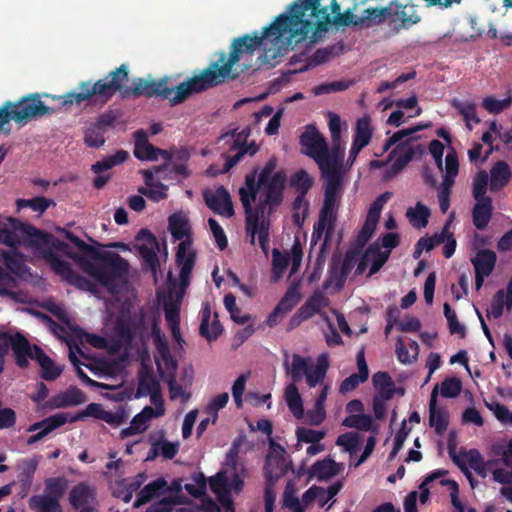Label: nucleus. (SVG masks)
Returning a JSON list of instances; mask_svg holds the SVG:
<instances>
[{
	"instance_id": "c9c22d12",
	"label": "nucleus",
	"mask_w": 512,
	"mask_h": 512,
	"mask_svg": "<svg viewBox=\"0 0 512 512\" xmlns=\"http://www.w3.org/2000/svg\"><path fill=\"white\" fill-rule=\"evenodd\" d=\"M343 470V464L335 462L331 458H325L315 462L308 471L309 478L318 481H327L338 475Z\"/></svg>"
},
{
	"instance_id": "f8f14e48",
	"label": "nucleus",
	"mask_w": 512,
	"mask_h": 512,
	"mask_svg": "<svg viewBox=\"0 0 512 512\" xmlns=\"http://www.w3.org/2000/svg\"><path fill=\"white\" fill-rule=\"evenodd\" d=\"M488 188V173L478 172L473 179V197L476 201L473 208V223L477 229L487 227L492 216V199L486 196Z\"/></svg>"
},
{
	"instance_id": "79ce46f5",
	"label": "nucleus",
	"mask_w": 512,
	"mask_h": 512,
	"mask_svg": "<svg viewBox=\"0 0 512 512\" xmlns=\"http://www.w3.org/2000/svg\"><path fill=\"white\" fill-rule=\"evenodd\" d=\"M161 87H162V80L158 81V82H155V81L148 82L144 79L138 78L132 82L130 87L121 91V95L124 98H128L131 96H140V95L160 96V94L162 92Z\"/></svg>"
},
{
	"instance_id": "4c0bfd02",
	"label": "nucleus",
	"mask_w": 512,
	"mask_h": 512,
	"mask_svg": "<svg viewBox=\"0 0 512 512\" xmlns=\"http://www.w3.org/2000/svg\"><path fill=\"white\" fill-rule=\"evenodd\" d=\"M438 386L431 392L429 401V424L437 434H442L448 426V415L444 409L437 407Z\"/></svg>"
},
{
	"instance_id": "4d7b16f0",
	"label": "nucleus",
	"mask_w": 512,
	"mask_h": 512,
	"mask_svg": "<svg viewBox=\"0 0 512 512\" xmlns=\"http://www.w3.org/2000/svg\"><path fill=\"white\" fill-rule=\"evenodd\" d=\"M128 158V153L124 150H119L113 155L104 157L102 160L97 161L92 165L91 169L95 174L103 173L116 165L122 164Z\"/></svg>"
},
{
	"instance_id": "e2e57ef3",
	"label": "nucleus",
	"mask_w": 512,
	"mask_h": 512,
	"mask_svg": "<svg viewBox=\"0 0 512 512\" xmlns=\"http://www.w3.org/2000/svg\"><path fill=\"white\" fill-rule=\"evenodd\" d=\"M288 264L289 257L281 253L278 249H274L272 252V282L276 283L282 278Z\"/></svg>"
},
{
	"instance_id": "cd10ccee",
	"label": "nucleus",
	"mask_w": 512,
	"mask_h": 512,
	"mask_svg": "<svg viewBox=\"0 0 512 512\" xmlns=\"http://www.w3.org/2000/svg\"><path fill=\"white\" fill-rule=\"evenodd\" d=\"M134 156L142 161H155L159 156L169 159V153L166 150L155 148L149 143L147 133L144 130H138L134 133Z\"/></svg>"
},
{
	"instance_id": "e433bc0d",
	"label": "nucleus",
	"mask_w": 512,
	"mask_h": 512,
	"mask_svg": "<svg viewBox=\"0 0 512 512\" xmlns=\"http://www.w3.org/2000/svg\"><path fill=\"white\" fill-rule=\"evenodd\" d=\"M200 334L207 340H215L222 332V327L217 320V315H212L208 303H204L201 309Z\"/></svg>"
},
{
	"instance_id": "69168bd1",
	"label": "nucleus",
	"mask_w": 512,
	"mask_h": 512,
	"mask_svg": "<svg viewBox=\"0 0 512 512\" xmlns=\"http://www.w3.org/2000/svg\"><path fill=\"white\" fill-rule=\"evenodd\" d=\"M180 444L179 442H170L166 439H159L153 441L154 455H160L165 459H172L178 453Z\"/></svg>"
},
{
	"instance_id": "6e6d98bb",
	"label": "nucleus",
	"mask_w": 512,
	"mask_h": 512,
	"mask_svg": "<svg viewBox=\"0 0 512 512\" xmlns=\"http://www.w3.org/2000/svg\"><path fill=\"white\" fill-rule=\"evenodd\" d=\"M491 454L500 460V466H506V470L512 471V438L507 442L495 443L491 447Z\"/></svg>"
},
{
	"instance_id": "412c9836",
	"label": "nucleus",
	"mask_w": 512,
	"mask_h": 512,
	"mask_svg": "<svg viewBox=\"0 0 512 512\" xmlns=\"http://www.w3.org/2000/svg\"><path fill=\"white\" fill-rule=\"evenodd\" d=\"M136 242L141 257L156 278L160 269L158 258L160 247L156 237L148 230H141L136 237Z\"/></svg>"
},
{
	"instance_id": "c85d7f7f",
	"label": "nucleus",
	"mask_w": 512,
	"mask_h": 512,
	"mask_svg": "<svg viewBox=\"0 0 512 512\" xmlns=\"http://www.w3.org/2000/svg\"><path fill=\"white\" fill-rule=\"evenodd\" d=\"M496 254L492 250H480L471 260L475 270V287L480 290L483 286L484 279L488 277L496 263Z\"/></svg>"
},
{
	"instance_id": "c03bdc74",
	"label": "nucleus",
	"mask_w": 512,
	"mask_h": 512,
	"mask_svg": "<svg viewBox=\"0 0 512 512\" xmlns=\"http://www.w3.org/2000/svg\"><path fill=\"white\" fill-rule=\"evenodd\" d=\"M372 380L376 390V396L390 400L396 393L400 396L404 395V390L402 388H396L392 378L386 372L374 374Z\"/></svg>"
},
{
	"instance_id": "b1692460",
	"label": "nucleus",
	"mask_w": 512,
	"mask_h": 512,
	"mask_svg": "<svg viewBox=\"0 0 512 512\" xmlns=\"http://www.w3.org/2000/svg\"><path fill=\"white\" fill-rule=\"evenodd\" d=\"M203 198L207 207L214 213L226 218L234 215L230 194L223 186H219L216 189H205L203 191Z\"/></svg>"
},
{
	"instance_id": "1a4fd4ad",
	"label": "nucleus",
	"mask_w": 512,
	"mask_h": 512,
	"mask_svg": "<svg viewBox=\"0 0 512 512\" xmlns=\"http://www.w3.org/2000/svg\"><path fill=\"white\" fill-rule=\"evenodd\" d=\"M300 144L303 153L315 160L321 173L340 170L343 156L337 155L333 150L330 155L325 138L315 127L310 125L306 127L300 137Z\"/></svg>"
},
{
	"instance_id": "052dcab7",
	"label": "nucleus",
	"mask_w": 512,
	"mask_h": 512,
	"mask_svg": "<svg viewBox=\"0 0 512 512\" xmlns=\"http://www.w3.org/2000/svg\"><path fill=\"white\" fill-rule=\"evenodd\" d=\"M283 504L286 508H288L291 512H305V507L302 502L296 495L295 485L292 481H289L284 490L283 494Z\"/></svg>"
},
{
	"instance_id": "37998d69",
	"label": "nucleus",
	"mask_w": 512,
	"mask_h": 512,
	"mask_svg": "<svg viewBox=\"0 0 512 512\" xmlns=\"http://www.w3.org/2000/svg\"><path fill=\"white\" fill-rule=\"evenodd\" d=\"M511 179L509 165L504 161H497L488 174V186L492 192L504 188Z\"/></svg>"
},
{
	"instance_id": "4468645a",
	"label": "nucleus",
	"mask_w": 512,
	"mask_h": 512,
	"mask_svg": "<svg viewBox=\"0 0 512 512\" xmlns=\"http://www.w3.org/2000/svg\"><path fill=\"white\" fill-rule=\"evenodd\" d=\"M324 183V202L320 213L336 219L343 195L342 176L339 170L322 173Z\"/></svg>"
},
{
	"instance_id": "ea45409f",
	"label": "nucleus",
	"mask_w": 512,
	"mask_h": 512,
	"mask_svg": "<svg viewBox=\"0 0 512 512\" xmlns=\"http://www.w3.org/2000/svg\"><path fill=\"white\" fill-rule=\"evenodd\" d=\"M329 303L328 298L320 291L315 292L298 310L292 321L298 323L311 318Z\"/></svg>"
},
{
	"instance_id": "0eeeda50",
	"label": "nucleus",
	"mask_w": 512,
	"mask_h": 512,
	"mask_svg": "<svg viewBox=\"0 0 512 512\" xmlns=\"http://www.w3.org/2000/svg\"><path fill=\"white\" fill-rule=\"evenodd\" d=\"M169 230L173 238L181 240L176 253V264L180 269V287L184 289L190 283L196 258L195 250L192 247L191 226L187 216L182 213L171 215L169 217Z\"/></svg>"
},
{
	"instance_id": "9b49d317",
	"label": "nucleus",
	"mask_w": 512,
	"mask_h": 512,
	"mask_svg": "<svg viewBox=\"0 0 512 512\" xmlns=\"http://www.w3.org/2000/svg\"><path fill=\"white\" fill-rule=\"evenodd\" d=\"M147 322L151 326V336L156 346L155 362L160 377L165 380L170 378V375L176 376L177 361L172 357L165 336L161 333L159 319L151 315Z\"/></svg>"
},
{
	"instance_id": "4be33fe9",
	"label": "nucleus",
	"mask_w": 512,
	"mask_h": 512,
	"mask_svg": "<svg viewBox=\"0 0 512 512\" xmlns=\"http://www.w3.org/2000/svg\"><path fill=\"white\" fill-rule=\"evenodd\" d=\"M374 133V126L370 116L364 115L357 119L354 128L353 141L349 151L347 163L352 165L360 151L369 145Z\"/></svg>"
},
{
	"instance_id": "ddd939ff",
	"label": "nucleus",
	"mask_w": 512,
	"mask_h": 512,
	"mask_svg": "<svg viewBox=\"0 0 512 512\" xmlns=\"http://www.w3.org/2000/svg\"><path fill=\"white\" fill-rule=\"evenodd\" d=\"M1 260L8 271L0 266V295L8 293L16 286V277L25 279L30 275L22 254L14 250L4 251L1 253Z\"/></svg>"
},
{
	"instance_id": "a211bd4d",
	"label": "nucleus",
	"mask_w": 512,
	"mask_h": 512,
	"mask_svg": "<svg viewBox=\"0 0 512 512\" xmlns=\"http://www.w3.org/2000/svg\"><path fill=\"white\" fill-rule=\"evenodd\" d=\"M459 162L456 152L449 148L445 156V174L438 189V201L440 209L446 213L450 207V190L458 174Z\"/></svg>"
},
{
	"instance_id": "864d4df0",
	"label": "nucleus",
	"mask_w": 512,
	"mask_h": 512,
	"mask_svg": "<svg viewBox=\"0 0 512 512\" xmlns=\"http://www.w3.org/2000/svg\"><path fill=\"white\" fill-rule=\"evenodd\" d=\"M44 485V494L55 499L57 498V500L61 501L62 497L68 489L69 481L64 476L49 477L45 479Z\"/></svg>"
},
{
	"instance_id": "393cba45",
	"label": "nucleus",
	"mask_w": 512,
	"mask_h": 512,
	"mask_svg": "<svg viewBox=\"0 0 512 512\" xmlns=\"http://www.w3.org/2000/svg\"><path fill=\"white\" fill-rule=\"evenodd\" d=\"M246 443V436L240 434L233 442L228 450L224 466L226 470H230L231 474H233V488L236 491H240L243 487V474H244V466L242 463L238 461V455L240 452V448Z\"/></svg>"
},
{
	"instance_id": "774afa93",
	"label": "nucleus",
	"mask_w": 512,
	"mask_h": 512,
	"mask_svg": "<svg viewBox=\"0 0 512 512\" xmlns=\"http://www.w3.org/2000/svg\"><path fill=\"white\" fill-rule=\"evenodd\" d=\"M93 92L96 104L103 105L106 103L115 93L116 90L107 82V80H100L93 86H90Z\"/></svg>"
},
{
	"instance_id": "f257e3e1",
	"label": "nucleus",
	"mask_w": 512,
	"mask_h": 512,
	"mask_svg": "<svg viewBox=\"0 0 512 512\" xmlns=\"http://www.w3.org/2000/svg\"><path fill=\"white\" fill-rule=\"evenodd\" d=\"M315 0H297L287 14L280 15L261 37L244 36L234 40L229 59L220 68L211 67L215 76L234 79L250 68L274 67L289 51L293 40L318 42L325 25L314 19Z\"/></svg>"
},
{
	"instance_id": "7ed1b4c3",
	"label": "nucleus",
	"mask_w": 512,
	"mask_h": 512,
	"mask_svg": "<svg viewBox=\"0 0 512 512\" xmlns=\"http://www.w3.org/2000/svg\"><path fill=\"white\" fill-rule=\"evenodd\" d=\"M67 238L74 244L76 250L67 244L68 251L57 252L58 257L68 262L77 274L74 267L90 276L96 283L106 287L110 293L116 294L118 287L124 282L123 276L128 272L129 263L117 254L110 256L105 263L99 259L93 247L77 236L67 233Z\"/></svg>"
},
{
	"instance_id": "f3484780",
	"label": "nucleus",
	"mask_w": 512,
	"mask_h": 512,
	"mask_svg": "<svg viewBox=\"0 0 512 512\" xmlns=\"http://www.w3.org/2000/svg\"><path fill=\"white\" fill-rule=\"evenodd\" d=\"M79 418L80 416H70L68 413L60 412L51 415L39 422H35L27 428V432H35V434L27 438L26 443L27 445L32 446L67 422H75Z\"/></svg>"
},
{
	"instance_id": "a878e982",
	"label": "nucleus",
	"mask_w": 512,
	"mask_h": 512,
	"mask_svg": "<svg viewBox=\"0 0 512 512\" xmlns=\"http://www.w3.org/2000/svg\"><path fill=\"white\" fill-rule=\"evenodd\" d=\"M390 197L391 193L385 192L379 195L371 204L366 216L365 223L358 235V240L360 242L365 243L372 236L378 224L381 211Z\"/></svg>"
},
{
	"instance_id": "680f3d73",
	"label": "nucleus",
	"mask_w": 512,
	"mask_h": 512,
	"mask_svg": "<svg viewBox=\"0 0 512 512\" xmlns=\"http://www.w3.org/2000/svg\"><path fill=\"white\" fill-rule=\"evenodd\" d=\"M17 208H31L39 215L43 214L50 206H54L55 202L52 199L45 197H36L32 199H19L17 200Z\"/></svg>"
},
{
	"instance_id": "f03ea898",
	"label": "nucleus",
	"mask_w": 512,
	"mask_h": 512,
	"mask_svg": "<svg viewBox=\"0 0 512 512\" xmlns=\"http://www.w3.org/2000/svg\"><path fill=\"white\" fill-rule=\"evenodd\" d=\"M285 182L286 174L277 170V160L273 157L262 168L246 175L245 186L239 189L250 243L254 245L257 238L266 256L269 250V216L282 202Z\"/></svg>"
},
{
	"instance_id": "473e14b6",
	"label": "nucleus",
	"mask_w": 512,
	"mask_h": 512,
	"mask_svg": "<svg viewBox=\"0 0 512 512\" xmlns=\"http://www.w3.org/2000/svg\"><path fill=\"white\" fill-rule=\"evenodd\" d=\"M96 500V489L86 482H79L73 486L68 494V501L74 509L93 506Z\"/></svg>"
},
{
	"instance_id": "bf43d9fd",
	"label": "nucleus",
	"mask_w": 512,
	"mask_h": 512,
	"mask_svg": "<svg viewBox=\"0 0 512 512\" xmlns=\"http://www.w3.org/2000/svg\"><path fill=\"white\" fill-rule=\"evenodd\" d=\"M512 104V94L508 92L502 99H497L495 96H488L482 100L483 108L490 114H499L507 110Z\"/></svg>"
},
{
	"instance_id": "c756f323",
	"label": "nucleus",
	"mask_w": 512,
	"mask_h": 512,
	"mask_svg": "<svg viewBox=\"0 0 512 512\" xmlns=\"http://www.w3.org/2000/svg\"><path fill=\"white\" fill-rule=\"evenodd\" d=\"M162 167L155 168V170H142L141 174L144 177L145 186L138 189V192L147 196L153 201H160L167 197L168 187L162 184L156 175L162 172Z\"/></svg>"
},
{
	"instance_id": "bb28decb",
	"label": "nucleus",
	"mask_w": 512,
	"mask_h": 512,
	"mask_svg": "<svg viewBox=\"0 0 512 512\" xmlns=\"http://www.w3.org/2000/svg\"><path fill=\"white\" fill-rule=\"evenodd\" d=\"M26 224L11 217H0V243L16 247L22 243Z\"/></svg>"
},
{
	"instance_id": "6ab92c4d",
	"label": "nucleus",
	"mask_w": 512,
	"mask_h": 512,
	"mask_svg": "<svg viewBox=\"0 0 512 512\" xmlns=\"http://www.w3.org/2000/svg\"><path fill=\"white\" fill-rule=\"evenodd\" d=\"M29 342L19 333L0 332V372L3 370L2 357L11 348L18 366H27V353L30 351Z\"/></svg>"
},
{
	"instance_id": "9d476101",
	"label": "nucleus",
	"mask_w": 512,
	"mask_h": 512,
	"mask_svg": "<svg viewBox=\"0 0 512 512\" xmlns=\"http://www.w3.org/2000/svg\"><path fill=\"white\" fill-rule=\"evenodd\" d=\"M221 83H223V77L215 76L210 68L202 74L180 83L176 87H169L167 80H162L160 97L168 100L172 105H177L185 101L192 94L202 92Z\"/></svg>"
},
{
	"instance_id": "338daca9",
	"label": "nucleus",
	"mask_w": 512,
	"mask_h": 512,
	"mask_svg": "<svg viewBox=\"0 0 512 512\" xmlns=\"http://www.w3.org/2000/svg\"><path fill=\"white\" fill-rule=\"evenodd\" d=\"M361 438L356 432H348L340 435L337 438L336 444L342 448L343 451L348 452L350 455L355 454L360 447Z\"/></svg>"
},
{
	"instance_id": "a18cd8bd",
	"label": "nucleus",
	"mask_w": 512,
	"mask_h": 512,
	"mask_svg": "<svg viewBox=\"0 0 512 512\" xmlns=\"http://www.w3.org/2000/svg\"><path fill=\"white\" fill-rule=\"evenodd\" d=\"M108 124L104 118L89 124L84 131V142L88 147L99 148L105 143V127Z\"/></svg>"
},
{
	"instance_id": "8fccbe9b",
	"label": "nucleus",
	"mask_w": 512,
	"mask_h": 512,
	"mask_svg": "<svg viewBox=\"0 0 512 512\" xmlns=\"http://www.w3.org/2000/svg\"><path fill=\"white\" fill-rule=\"evenodd\" d=\"M452 106L460 113L466 122V127L469 131L473 129L474 124L480 122V118L477 116L476 104L471 100H459L453 99L451 101Z\"/></svg>"
},
{
	"instance_id": "39448f33",
	"label": "nucleus",
	"mask_w": 512,
	"mask_h": 512,
	"mask_svg": "<svg viewBox=\"0 0 512 512\" xmlns=\"http://www.w3.org/2000/svg\"><path fill=\"white\" fill-rule=\"evenodd\" d=\"M22 243L29 247L35 255L42 257L62 280L78 289L96 293L94 282L77 274L68 262L58 257L57 252L68 251L67 243L27 224Z\"/></svg>"
},
{
	"instance_id": "aec40b11",
	"label": "nucleus",
	"mask_w": 512,
	"mask_h": 512,
	"mask_svg": "<svg viewBox=\"0 0 512 512\" xmlns=\"http://www.w3.org/2000/svg\"><path fill=\"white\" fill-rule=\"evenodd\" d=\"M288 464L285 449L271 441L264 465L266 481L275 484L287 472Z\"/></svg>"
},
{
	"instance_id": "09e8293b",
	"label": "nucleus",
	"mask_w": 512,
	"mask_h": 512,
	"mask_svg": "<svg viewBox=\"0 0 512 512\" xmlns=\"http://www.w3.org/2000/svg\"><path fill=\"white\" fill-rule=\"evenodd\" d=\"M84 401L85 396L83 392L76 387H70L66 391L58 393L51 400L52 405L56 408L76 406Z\"/></svg>"
},
{
	"instance_id": "2eb2a0df",
	"label": "nucleus",
	"mask_w": 512,
	"mask_h": 512,
	"mask_svg": "<svg viewBox=\"0 0 512 512\" xmlns=\"http://www.w3.org/2000/svg\"><path fill=\"white\" fill-rule=\"evenodd\" d=\"M250 135V128L245 127L241 131L231 130L225 134H222L219 138L220 141L232 142L231 149L236 150L235 155L227 157L224 168L221 170V173L228 172L233 166H235L244 155L249 154L253 156L258 148L254 142L246 145V141Z\"/></svg>"
},
{
	"instance_id": "5fc2aeb1",
	"label": "nucleus",
	"mask_w": 512,
	"mask_h": 512,
	"mask_svg": "<svg viewBox=\"0 0 512 512\" xmlns=\"http://www.w3.org/2000/svg\"><path fill=\"white\" fill-rule=\"evenodd\" d=\"M406 216L413 227L420 229L428 224L430 210L427 206L418 202L414 207L407 209Z\"/></svg>"
},
{
	"instance_id": "49530a36",
	"label": "nucleus",
	"mask_w": 512,
	"mask_h": 512,
	"mask_svg": "<svg viewBox=\"0 0 512 512\" xmlns=\"http://www.w3.org/2000/svg\"><path fill=\"white\" fill-rule=\"evenodd\" d=\"M283 397L292 415L296 419H302L304 417L303 400L295 382L285 387Z\"/></svg>"
},
{
	"instance_id": "0e129e2a",
	"label": "nucleus",
	"mask_w": 512,
	"mask_h": 512,
	"mask_svg": "<svg viewBox=\"0 0 512 512\" xmlns=\"http://www.w3.org/2000/svg\"><path fill=\"white\" fill-rule=\"evenodd\" d=\"M336 219L329 218L326 215L320 213L318 221L314 224L312 232V241L317 242L321 237L326 234V239L331 234Z\"/></svg>"
},
{
	"instance_id": "de8ad7c7",
	"label": "nucleus",
	"mask_w": 512,
	"mask_h": 512,
	"mask_svg": "<svg viewBox=\"0 0 512 512\" xmlns=\"http://www.w3.org/2000/svg\"><path fill=\"white\" fill-rule=\"evenodd\" d=\"M28 504L34 512H63L60 501L44 493L31 496Z\"/></svg>"
},
{
	"instance_id": "5701e85b",
	"label": "nucleus",
	"mask_w": 512,
	"mask_h": 512,
	"mask_svg": "<svg viewBox=\"0 0 512 512\" xmlns=\"http://www.w3.org/2000/svg\"><path fill=\"white\" fill-rule=\"evenodd\" d=\"M229 471L223 470L218 472L209 480L211 491L216 495L219 504L222 505L224 512H233V502L231 499V491L237 492L233 488V475L228 476Z\"/></svg>"
},
{
	"instance_id": "603ef678",
	"label": "nucleus",
	"mask_w": 512,
	"mask_h": 512,
	"mask_svg": "<svg viewBox=\"0 0 512 512\" xmlns=\"http://www.w3.org/2000/svg\"><path fill=\"white\" fill-rule=\"evenodd\" d=\"M329 131L333 145V151L337 155L344 157L345 143L341 139L342 122L340 117L335 113H329Z\"/></svg>"
},
{
	"instance_id": "dca6fc26",
	"label": "nucleus",
	"mask_w": 512,
	"mask_h": 512,
	"mask_svg": "<svg viewBox=\"0 0 512 512\" xmlns=\"http://www.w3.org/2000/svg\"><path fill=\"white\" fill-rule=\"evenodd\" d=\"M11 106L14 112V121L21 126L35 118L54 113V109L46 106L40 100L38 94L23 98L18 103L11 104Z\"/></svg>"
},
{
	"instance_id": "a19ab883",
	"label": "nucleus",
	"mask_w": 512,
	"mask_h": 512,
	"mask_svg": "<svg viewBox=\"0 0 512 512\" xmlns=\"http://www.w3.org/2000/svg\"><path fill=\"white\" fill-rule=\"evenodd\" d=\"M384 13L377 9H367L363 16L357 17L352 13H345L340 17V22L347 26L369 27L373 24L382 22Z\"/></svg>"
},
{
	"instance_id": "6e6552de",
	"label": "nucleus",
	"mask_w": 512,
	"mask_h": 512,
	"mask_svg": "<svg viewBox=\"0 0 512 512\" xmlns=\"http://www.w3.org/2000/svg\"><path fill=\"white\" fill-rule=\"evenodd\" d=\"M448 452L451 459L470 478V469L474 470L479 476L485 478L488 471H491L493 480L501 484L512 483V471L500 467V460L490 459L487 462L483 460L482 455L477 449L464 450L456 452L451 444L448 446Z\"/></svg>"
},
{
	"instance_id": "2f4dec72",
	"label": "nucleus",
	"mask_w": 512,
	"mask_h": 512,
	"mask_svg": "<svg viewBox=\"0 0 512 512\" xmlns=\"http://www.w3.org/2000/svg\"><path fill=\"white\" fill-rule=\"evenodd\" d=\"M388 251H383L379 242L371 244L365 251L362 260L358 266L361 272L369 268V275L378 272L388 260Z\"/></svg>"
},
{
	"instance_id": "f704fd0d",
	"label": "nucleus",
	"mask_w": 512,
	"mask_h": 512,
	"mask_svg": "<svg viewBox=\"0 0 512 512\" xmlns=\"http://www.w3.org/2000/svg\"><path fill=\"white\" fill-rule=\"evenodd\" d=\"M341 487L339 482L330 485L328 489L313 485L302 495V502L308 506L314 501H318L319 505L324 507L340 491Z\"/></svg>"
},
{
	"instance_id": "20e7f679",
	"label": "nucleus",
	"mask_w": 512,
	"mask_h": 512,
	"mask_svg": "<svg viewBox=\"0 0 512 512\" xmlns=\"http://www.w3.org/2000/svg\"><path fill=\"white\" fill-rule=\"evenodd\" d=\"M328 353H321L314 361L310 356L299 354L290 355L287 351L283 355V367L293 381L305 380L309 388L320 387L314 407L307 412L304 411V422L308 425H320L326 418L325 402L331 389L326 383V375L329 369Z\"/></svg>"
},
{
	"instance_id": "13d9d810",
	"label": "nucleus",
	"mask_w": 512,
	"mask_h": 512,
	"mask_svg": "<svg viewBox=\"0 0 512 512\" xmlns=\"http://www.w3.org/2000/svg\"><path fill=\"white\" fill-rule=\"evenodd\" d=\"M164 310L165 318L171 330L172 337L180 346H182L184 340L180 332L179 309L176 306H166Z\"/></svg>"
},
{
	"instance_id": "423d86ee",
	"label": "nucleus",
	"mask_w": 512,
	"mask_h": 512,
	"mask_svg": "<svg viewBox=\"0 0 512 512\" xmlns=\"http://www.w3.org/2000/svg\"><path fill=\"white\" fill-rule=\"evenodd\" d=\"M426 127H428L427 124H418L395 132L386 140L383 147V150L387 151L391 146H395L389 155L393 162L390 164L384 160H373L370 162V168L373 170L383 169L381 176L384 180L393 178L419 151L418 146L414 145V141L417 139L415 134Z\"/></svg>"
},
{
	"instance_id": "3c124183",
	"label": "nucleus",
	"mask_w": 512,
	"mask_h": 512,
	"mask_svg": "<svg viewBox=\"0 0 512 512\" xmlns=\"http://www.w3.org/2000/svg\"><path fill=\"white\" fill-rule=\"evenodd\" d=\"M160 389V384L154 375L148 371H141L138 376V386L134 394L135 399L148 396Z\"/></svg>"
},
{
	"instance_id": "58836bf2",
	"label": "nucleus",
	"mask_w": 512,
	"mask_h": 512,
	"mask_svg": "<svg viewBox=\"0 0 512 512\" xmlns=\"http://www.w3.org/2000/svg\"><path fill=\"white\" fill-rule=\"evenodd\" d=\"M170 492L168 482L163 478H157L156 480L147 484L137 495L136 505H141L150 502L153 499H161L166 497V494Z\"/></svg>"
},
{
	"instance_id": "72a5a7b5",
	"label": "nucleus",
	"mask_w": 512,
	"mask_h": 512,
	"mask_svg": "<svg viewBox=\"0 0 512 512\" xmlns=\"http://www.w3.org/2000/svg\"><path fill=\"white\" fill-rule=\"evenodd\" d=\"M57 100L60 105L66 109L72 106L81 107L83 105H97L89 84H82L80 92H73L63 96H50Z\"/></svg>"
},
{
	"instance_id": "7c9ffc66",
	"label": "nucleus",
	"mask_w": 512,
	"mask_h": 512,
	"mask_svg": "<svg viewBox=\"0 0 512 512\" xmlns=\"http://www.w3.org/2000/svg\"><path fill=\"white\" fill-rule=\"evenodd\" d=\"M29 359H35L38 362L42 371L41 376L45 380H55L63 371V367L56 364L38 346H30V351L27 353V363Z\"/></svg>"
}]
</instances>
